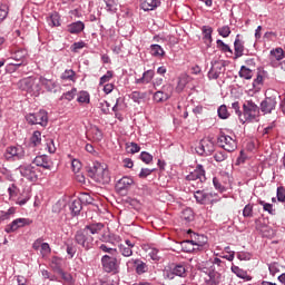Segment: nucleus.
Returning <instances> with one entry per match:
<instances>
[{
  "label": "nucleus",
  "instance_id": "18",
  "mask_svg": "<svg viewBox=\"0 0 285 285\" xmlns=\"http://www.w3.org/2000/svg\"><path fill=\"white\" fill-rule=\"evenodd\" d=\"M127 266L128 268L134 267L137 275H144V273L148 272V265L139 258H131L130 261L127 262Z\"/></svg>",
  "mask_w": 285,
  "mask_h": 285
},
{
  "label": "nucleus",
  "instance_id": "4",
  "mask_svg": "<svg viewBox=\"0 0 285 285\" xmlns=\"http://www.w3.org/2000/svg\"><path fill=\"white\" fill-rule=\"evenodd\" d=\"M75 242L78 244V246L85 248V250H90V248L94 246L95 238L92 235H90V233H88V229L82 228L76 233Z\"/></svg>",
  "mask_w": 285,
  "mask_h": 285
},
{
  "label": "nucleus",
  "instance_id": "56",
  "mask_svg": "<svg viewBox=\"0 0 285 285\" xmlns=\"http://www.w3.org/2000/svg\"><path fill=\"white\" fill-rule=\"evenodd\" d=\"M160 91L163 92V95L165 97H167L168 99H170V97H173V87L171 85H165L161 87Z\"/></svg>",
  "mask_w": 285,
  "mask_h": 285
},
{
  "label": "nucleus",
  "instance_id": "7",
  "mask_svg": "<svg viewBox=\"0 0 285 285\" xmlns=\"http://www.w3.org/2000/svg\"><path fill=\"white\" fill-rule=\"evenodd\" d=\"M194 197L197 202V204H217V202H220V197L217 196L215 193H206L204 190H197L194 194Z\"/></svg>",
  "mask_w": 285,
  "mask_h": 285
},
{
  "label": "nucleus",
  "instance_id": "40",
  "mask_svg": "<svg viewBox=\"0 0 285 285\" xmlns=\"http://www.w3.org/2000/svg\"><path fill=\"white\" fill-rule=\"evenodd\" d=\"M30 144L31 146H33V148H36V146H40L41 145V131L36 130L31 138H30Z\"/></svg>",
  "mask_w": 285,
  "mask_h": 285
},
{
  "label": "nucleus",
  "instance_id": "27",
  "mask_svg": "<svg viewBox=\"0 0 285 285\" xmlns=\"http://www.w3.org/2000/svg\"><path fill=\"white\" fill-rule=\"evenodd\" d=\"M159 3V0H141L140 6L145 12H148L150 10H155V8H158Z\"/></svg>",
  "mask_w": 285,
  "mask_h": 285
},
{
  "label": "nucleus",
  "instance_id": "57",
  "mask_svg": "<svg viewBox=\"0 0 285 285\" xmlns=\"http://www.w3.org/2000/svg\"><path fill=\"white\" fill-rule=\"evenodd\" d=\"M91 132L95 141H101V139H104V134L97 127H94Z\"/></svg>",
  "mask_w": 285,
  "mask_h": 285
},
{
  "label": "nucleus",
  "instance_id": "60",
  "mask_svg": "<svg viewBox=\"0 0 285 285\" xmlns=\"http://www.w3.org/2000/svg\"><path fill=\"white\" fill-rule=\"evenodd\" d=\"M205 285H219V281L215 278V273H209L208 278L205 279Z\"/></svg>",
  "mask_w": 285,
  "mask_h": 285
},
{
  "label": "nucleus",
  "instance_id": "11",
  "mask_svg": "<svg viewBox=\"0 0 285 285\" xmlns=\"http://www.w3.org/2000/svg\"><path fill=\"white\" fill-rule=\"evenodd\" d=\"M135 185V179L132 177L124 176L116 183V191L118 195H128V190H130V187Z\"/></svg>",
  "mask_w": 285,
  "mask_h": 285
},
{
  "label": "nucleus",
  "instance_id": "50",
  "mask_svg": "<svg viewBox=\"0 0 285 285\" xmlns=\"http://www.w3.org/2000/svg\"><path fill=\"white\" fill-rule=\"evenodd\" d=\"M258 204L263 206V209L265 210V213H268L269 215L276 214L275 209L273 208V204L266 203L264 200H259Z\"/></svg>",
  "mask_w": 285,
  "mask_h": 285
},
{
  "label": "nucleus",
  "instance_id": "29",
  "mask_svg": "<svg viewBox=\"0 0 285 285\" xmlns=\"http://www.w3.org/2000/svg\"><path fill=\"white\" fill-rule=\"evenodd\" d=\"M180 246H181V250H184V253H199V250L194 245V243H191L190 238L186 239V240H183L180 243Z\"/></svg>",
  "mask_w": 285,
  "mask_h": 285
},
{
  "label": "nucleus",
  "instance_id": "31",
  "mask_svg": "<svg viewBox=\"0 0 285 285\" xmlns=\"http://www.w3.org/2000/svg\"><path fill=\"white\" fill-rule=\"evenodd\" d=\"M69 208L71 210V215H73V217H77V215L81 213V209L83 207H82L81 200L77 198L71 202V204L69 205Z\"/></svg>",
  "mask_w": 285,
  "mask_h": 285
},
{
  "label": "nucleus",
  "instance_id": "59",
  "mask_svg": "<svg viewBox=\"0 0 285 285\" xmlns=\"http://www.w3.org/2000/svg\"><path fill=\"white\" fill-rule=\"evenodd\" d=\"M114 77V73L112 71H107L106 75H104L101 78H100V81H99V86H104V83H108V81H110V79H112Z\"/></svg>",
  "mask_w": 285,
  "mask_h": 285
},
{
  "label": "nucleus",
  "instance_id": "53",
  "mask_svg": "<svg viewBox=\"0 0 285 285\" xmlns=\"http://www.w3.org/2000/svg\"><path fill=\"white\" fill-rule=\"evenodd\" d=\"M21 66H28V62H22V61H16V62H10L8 65V69L11 70L12 72L19 70Z\"/></svg>",
  "mask_w": 285,
  "mask_h": 285
},
{
  "label": "nucleus",
  "instance_id": "44",
  "mask_svg": "<svg viewBox=\"0 0 285 285\" xmlns=\"http://www.w3.org/2000/svg\"><path fill=\"white\" fill-rule=\"evenodd\" d=\"M30 197H32V195H30V191H23V194L18 198L17 204L19 206H26V204H28V202H30Z\"/></svg>",
  "mask_w": 285,
  "mask_h": 285
},
{
  "label": "nucleus",
  "instance_id": "49",
  "mask_svg": "<svg viewBox=\"0 0 285 285\" xmlns=\"http://www.w3.org/2000/svg\"><path fill=\"white\" fill-rule=\"evenodd\" d=\"M75 70L67 69L65 70V72H62L61 79H63L65 81H75Z\"/></svg>",
  "mask_w": 285,
  "mask_h": 285
},
{
  "label": "nucleus",
  "instance_id": "10",
  "mask_svg": "<svg viewBox=\"0 0 285 285\" xmlns=\"http://www.w3.org/2000/svg\"><path fill=\"white\" fill-rule=\"evenodd\" d=\"M18 170L21 177H24L28 181H37L39 179V169L32 165H20Z\"/></svg>",
  "mask_w": 285,
  "mask_h": 285
},
{
  "label": "nucleus",
  "instance_id": "22",
  "mask_svg": "<svg viewBox=\"0 0 285 285\" xmlns=\"http://www.w3.org/2000/svg\"><path fill=\"white\" fill-rule=\"evenodd\" d=\"M86 28V24L82 21H76L70 23L67 27L68 32H70V35H79L80 32H83Z\"/></svg>",
  "mask_w": 285,
  "mask_h": 285
},
{
  "label": "nucleus",
  "instance_id": "20",
  "mask_svg": "<svg viewBox=\"0 0 285 285\" xmlns=\"http://www.w3.org/2000/svg\"><path fill=\"white\" fill-rule=\"evenodd\" d=\"M33 164L40 168H45L46 170H52V160L46 155L37 156L33 159Z\"/></svg>",
  "mask_w": 285,
  "mask_h": 285
},
{
  "label": "nucleus",
  "instance_id": "9",
  "mask_svg": "<svg viewBox=\"0 0 285 285\" xmlns=\"http://www.w3.org/2000/svg\"><path fill=\"white\" fill-rule=\"evenodd\" d=\"M187 235H189V239H191V244L196 246V249L199 250H206V246H208V237H206L204 234H197L193 232L191 229L187 230Z\"/></svg>",
  "mask_w": 285,
  "mask_h": 285
},
{
  "label": "nucleus",
  "instance_id": "42",
  "mask_svg": "<svg viewBox=\"0 0 285 285\" xmlns=\"http://www.w3.org/2000/svg\"><path fill=\"white\" fill-rule=\"evenodd\" d=\"M118 250L122 255V257H132V248L130 246L120 244L118 246Z\"/></svg>",
  "mask_w": 285,
  "mask_h": 285
},
{
  "label": "nucleus",
  "instance_id": "19",
  "mask_svg": "<svg viewBox=\"0 0 285 285\" xmlns=\"http://www.w3.org/2000/svg\"><path fill=\"white\" fill-rule=\"evenodd\" d=\"M284 59V49L281 47L276 49H272L269 52V63L272 68H277L279 66V61Z\"/></svg>",
  "mask_w": 285,
  "mask_h": 285
},
{
  "label": "nucleus",
  "instance_id": "5",
  "mask_svg": "<svg viewBox=\"0 0 285 285\" xmlns=\"http://www.w3.org/2000/svg\"><path fill=\"white\" fill-rule=\"evenodd\" d=\"M164 275L167 279H175V277H186L188 273L184 264L171 263L165 268Z\"/></svg>",
  "mask_w": 285,
  "mask_h": 285
},
{
  "label": "nucleus",
  "instance_id": "45",
  "mask_svg": "<svg viewBox=\"0 0 285 285\" xmlns=\"http://www.w3.org/2000/svg\"><path fill=\"white\" fill-rule=\"evenodd\" d=\"M76 95H77V88H72L71 90L62 94V96L60 97V101H63V99H66L67 101H72Z\"/></svg>",
  "mask_w": 285,
  "mask_h": 285
},
{
  "label": "nucleus",
  "instance_id": "15",
  "mask_svg": "<svg viewBox=\"0 0 285 285\" xmlns=\"http://www.w3.org/2000/svg\"><path fill=\"white\" fill-rule=\"evenodd\" d=\"M32 224V219L30 218H17L11 224L7 225L4 230L10 233H16L19 228H24V226H30Z\"/></svg>",
  "mask_w": 285,
  "mask_h": 285
},
{
  "label": "nucleus",
  "instance_id": "14",
  "mask_svg": "<svg viewBox=\"0 0 285 285\" xmlns=\"http://www.w3.org/2000/svg\"><path fill=\"white\" fill-rule=\"evenodd\" d=\"M101 266L105 273H117L119 271V264L116 257H110L109 255H104L101 257Z\"/></svg>",
  "mask_w": 285,
  "mask_h": 285
},
{
  "label": "nucleus",
  "instance_id": "43",
  "mask_svg": "<svg viewBox=\"0 0 285 285\" xmlns=\"http://www.w3.org/2000/svg\"><path fill=\"white\" fill-rule=\"evenodd\" d=\"M148 255L153 262H159L161 259V253L155 247L149 248Z\"/></svg>",
  "mask_w": 285,
  "mask_h": 285
},
{
  "label": "nucleus",
  "instance_id": "1",
  "mask_svg": "<svg viewBox=\"0 0 285 285\" xmlns=\"http://www.w3.org/2000/svg\"><path fill=\"white\" fill-rule=\"evenodd\" d=\"M279 92L274 89H268L265 92V99L259 105V110L263 115H272L275 108H277V98Z\"/></svg>",
  "mask_w": 285,
  "mask_h": 285
},
{
  "label": "nucleus",
  "instance_id": "23",
  "mask_svg": "<svg viewBox=\"0 0 285 285\" xmlns=\"http://www.w3.org/2000/svg\"><path fill=\"white\" fill-rule=\"evenodd\" d=\"M62 266H63V259L57 256H53L51 258L50 268L51 271H53V273H57L59 275V273L63 271Z\"/></svg>",
  "mask_w": 285,
  "mask_h": 285
},
{
  "label": "nucleus",
  "instance_id": "48",
  "mask_svg": "<svg viewBox=\"0 0 285 285\" xmlns=\"http://www.w3.org/2000/svg\"><path fill=\"white\" fill-rule=\"evenodd\" d=\"M77 101L78 104H90V94L88 91H80Z\"/></svg>",
  "mask_w": 285,
  "mask_h": 285
},
{
  "label": "nucleus",
  "instance_id": "13",
  "mask_svg": "<svg viewBox=\"0 0 285 285\" xmlns=\"http://www.w3.org/2000/svg\"><path fill=\"white\" fill-rule=\"evenodd\" d=\"M196 153L197 155L209 157V155L215 153V142L208 138L200 140L199 145L196 147Z\"/></svg>",
  "mask_w": 285,
  "mask_h": 285
},
{
  "label": "nucleus",
  "instance_id": "38",
  "mask_svg": "<svg viewBox=\"0 0 285 285\" xmlns=\"http://www.w3.org/2000/svg\"><path fill=\"white\" fill-rule=\"evenodd\" d=\"M106 3L107 12H117V8H119V0H104Z\"/></svg>",
  "mask_w": 285,
  "mask_h": 285
},
{
  "label": "nucleus",
  "instance_id": "17",
  "mask_svg": "<svg viewBox=\"0 0 285 285\" xmlns=\"http://www.w3.org/2000/svg\"><path fill=\"white\" fill-rule=\"evenodd\" d=\"M187 181H197L199 179L200 184L206 181V170H204V166L197 165L196 169L186 176Z\"/></svg>",
  "mask_w": 285,
  "mask_h": 285
},
{
  "label": "nucleus",
  "instance_id": "41",
  "mask_svg": "<svg viewBox=\"0 0 285 285\" xmlns=\"http://www.w3.org/2000/svg\"><path fill=\"white\" fill-rule=\"evenodd\" d=\"M78 199L80 204H85V206H88L95 202V198H92V196H90L88 193H81Z\"/></svg>",
  "mask_w": 285,
  "mask_h": 285
},
{
  "label": "nucleus",
  "instance_id": "21",
  "mask_svg": "<svg viewBox=\"0 0 285 285\" xmlns=\"http://www.w3.org/2000/svg\"><path fill=\"white\" fill-rule=\"evenodd\" d=\"M17 86L20 90H23L24 92H32L35 88V78H23L17 83Z\"/></svg>",
  "mask_w": 285,
  "mask_h": 285
},
{
  "label": "nucleus",
  "instance_id": "52",
  "mask_svg": "<svg viewBox=\"0 0 285 285\" xmlns=\"http://www.w3.org/2000/svg\"><path fill=\"white\" fill-rule=\"evenodd\" d=\"M154 101H156V104H164V101H168V98L160 90H158L154 94Z\"/></svg>",
  "mask_w": 285,
  "mask_h": 285
},
{
  "label": "nucleus",
  "instance_id": "64",
  "mask_svg": "<svg viewBox=\"0 0 285 285\" xmlns=\"http://www.w3.org/2000/svg\"><path fill=\"white\" fill-rule=\"evenodd\" d=\"M82 48H86V42L83 41L75 42L71 46V52H79V50H82Z\"/></svg>",
  "mask_w": 285,
  "mask_h": 285
},
{
  "label": "nucleus",
  "instance_id": "35",
  "mask_svg": "<svg viewBox=\"0 0 285 285\" xmlns=\"http://www.w3.org/2000/svg\"><path fill=\"white\" fill-rule=\"evenodd\" d=\"M238 76L240 77V79L250 80L253 79V70H250V68L246 66H242Z\"/></svg>",
  "mask_w": 285,
  "mask_h": 285
},
{
  "label": "nucleus",
  "instance_id": "32",
  "mask_svg": "<svg viewBox=\"0 0 285 285\" xmlns=\"http://www.w3.org/2000/svg\"><path fill=\"white\" fill-rule=\"evenodd\" d=\"M155 77V71L147 70L142 73L141 78L136 79L135 83H150Z\"/></svg>",
  "mask_w": 285,
  "mask_h": 285
},
{
  "label": "nucleus",
  "instance_id": "37",
  "mask_svg": "<svg viewBox=\"0 0 285 285\" xmlns=\"http://www.w3.org/2000/svg\"><path fill=\"white\" fill-rule=\"evenodd\" d=\"M99 249L102 250V253H108L109 255H117V248H115V244H101L99 246Z\"/></svg>",
  "mask_w": 285,
  "mask_h": 285
},
{
  "label": "nucleus",
  "instance_id": "51",
  "mask_svg": "<svg viewBox=\"0 0 285 285\" xmlns=\"http://www.w3.org/2000/svg\"><path fill=\"white\" fill-rule=\"evenodd\" d=\"M141 147H139L136 142L126 144V151L130 153V155H135V153H139Z\"/></svg>",
  "mask_w": 285,
  "mask_h": 285
},
{
  "label": "nucleus",
  "instance_id": "24",
  "mask_svg": "<svg viewBox=\"0 0 285 285\" xmlns=\"http://www.w3.org/2000/svg\"><path fill=\"white\" fill-rule=\"evenodd\" d=\"M234 50L236 59H239V57L244 56V41L239 39V35L236 36V39L234 41Z\"/></svg>",
  "mask_w": 285,
  "mask_h": 285
},
{
  "label": "nucleus",
  "instance_id": "8",
  "mask_svg": "<svg viewBox=\"0 0 285 285\" xmlns=\"http://www.w3.org/2000/svg\"><path fill=\"white\" fill-rule=\"evenodd\" d=\"M217 144L227 153H235V150H237V141L226 134H220L218 136Z\"/></svg>",
  "mask_w": 285,
  "mask_h": 285
},
{
  "label": "nucleus",
  "instance_id": "36",
  "mask_svg": "<svg viewBox=\"0 0 285 285\" xmlns=\"http://www.w3.org/2000/svg\"><path fill=\"white\" fill-rule=\"evenodd\" d=\"M150 55L151 57H164V55H166V51H164V48H161V46L159 45H151Z\"/></svg>",
  "mask_w": 285,
  "mask_h": 285
},
{
  "label": "nucleus",
  "instance_id": "62",
  "mask_svg": "<svg viewBox=\"0 0 285 285\" xmlns=\"http://www.w3.org/2000/svg\"><path fill=\"white\" fill-rule=\"evenodd\" d=\"M227 158H228V155H226V153L224 151H217L214 155L215 161H218V163L226 161Z\"/></svg>",
  "mask_w": 285,
  "mask_h": 285
},
{
  "label": "nucleus",
  "instance_id": "34",
  "mask_svg": "<svg viewBox=\"0 0 285 285\" xmlns=\"http://www.w3.org/2000/svg\"><path fill=\"white\" fill-rule=\"evenodd\" d=\"M180 217L185 224H190V222L195 220V213H193L191 208H186L183 210Z\"/></svg>",
  "mask_w": 285,
  "mask_h": 285
},
{
  "label": "nucleus",
  "instance_id": "54",
  "mask_svg": "<svg viewBox=\"0 0 285 285\" xmlns=\"http://www.w3.org/2000/svg\"><path fill=\"white\" fill-rule=\"evenodd\" d=\"M51 250L52 249L50 248V244L42 243L40 245V254L42 255V257H47V255H50Z\"/></svg>",
  "mask_w": 285,
  "mask_h": 285
},
{
  "label": "nucleus",
  "instance_id": "46",
  "mask_svg": "<svg viewBox=\"0 0 285 285\" xmlns=\"http://www.w3.org/2000/svg\"><path fill=\"white\" fill-rule=\"evenodd\" d=\"M49 26H52V28L61 26L60 17L57 12H53V13L50 14Z\"/></svg>",
  "mask_w": 285,
  "mask_h": 285
},
{
  "label": "nucleus",
  "instance_id": "2",
  "mask_svg": "<svg viewBox=\"0 0 285 285\" xmlns=\"http://www.w3.org/2000/svg\"><path fill=\"white\" fill-rule=\"evenodd\" d=\"M259 106L253 102V100L246 101L243 105V117H240V124L257 121L259 119Z\"/></svg>",
  "mask_w": 285,
  "mask_h": 285
},
{
  "label": "nucleus",
  "instance_id": "47",
  "mask_svg": "<svg viewBox=\"0 0 285 285\" xmlns=\"http://www.w3.org/2000/svg\"><path fill=\"white\" fill-rule=\"evenodd\" d=\"M217 112L219 119H228L230 117V112H228V107H226V105H222L218 108Z\"/></svg>",
  "mask_w": 285,
  "mask_h": 285
},
{
  "label": "nucleus",
  "instance_id": "25",
  "mask_svg": "<svg viewBox=\"0 0 285 285\" xmlns=\"http://www.w3.org/2000/svg\"><path fill=\"white\" fill-rule=\"evenodd\" d=\"M203 40H204V43H206V46L208 48H210V45L213 43V28L212 27H207V26L203 27Z\"/></svg>",
  "mask_w": 285,
  "mask_h": 285
},
{
  "label": "nucleus",
  "instance_id": "30",
  "mask_svg": "<svg viewBox=\"0 0 285 285\" xmlns=\"http://www.w3.org/2000/svg\"><path fill=\"white\" fill-rule=\"evenodd\" d=\"M102 229H104V224L101 223H95V224L85 226V230H87L89 235H98V233H101Z\"/></svg>",
  "mask_w": 285,
  "mask_h": 285
},
{
  "label": "nucleus",
  "instance_id": "39",
  "mask_svg": "<svg viewBox=\"0 0 285 285\" xmlns=\"http://www.w3.org/2000/svg\"><path fill=\"white\" fill-rule=\"evenodd\" d=\"M130 99H132V101H135V104H141V101H144V99H146V92L132 91L130 94Z\"/></svg>",
  "mask_w": 285,
  "mask_h": 285
},
{
  "label": "nucleus",
  "instance_id": "3",
  "mask_svg": "<svg viewBox=\"0 0 285 285\" xmlns=\"http://www.w3.org/2000/svg\"><path fill=\"white\" fill-rule=\"evenodd\" d=\"M88 175L91 179H96L100 184H109L110 173L101 164L95 163L92 167L88 169Z\"/></svg>",
  "mask_w": 285,
  "mask_h": 285
},
{
  "label": "nucleus",
  "instance_id": "63",
  "mask_svg": "<svg viewBox=\"0 0 285 285\" xmlns=\"http://www.w3.org/2000/svg\"><path fill=\"white\" fill-rule=\"evenodd\" d=\"M140 159L144 164H150L153 161V155L148 154V151H141Z\"/></svg>",
  "mask_w": 285,
  "mask_h": 285
},
{
  "label": "nucleus",
  "instance_id": "33",
  "mask_svg": "<svg viewBox=\"0 0 285 285\" xmlns=\"http://www.w3.org/2000/svg\"><path fill=\"white\" fill-rule=\"evenodd\" d=\"M232 273H234V275L238 276L240 279H246L247 282H250L252 277L248 276V273L242 268H239V266H232Z\"/></svg>",
  "mask_w": 285,
  "mask_h": 285
},
{
  "label": "nucleus",
  "instance_id": "12",
  "mask_svg": "<svg viewBox=\"0 0 285 285\" xmlns=\"http://www.w3.org/2000/svg\"><path fill=\"white\" fill-rule=\"evenodd\" d=\"M226 72V62L223 60L212 61V68L208 71V79H219L220 75Z\"/></svg>",
  "mask_w": 285,
  "mask_h": 285
},
{
  "label": "nucleus",
  "instance_id": "28",
  "mask_svg": "<svg viewBox=\"0 0 285 285\" xmlns=\"http://www.w3.org/2000/svg\"><path fill=\"white\" fill-rule=\"evenodd\" d=\"M11 59H13V61H22L24 63H28V50H17L14 53H12Z\"/></svg>",
  "mask_w": 285,
  "mask_h": 285
},
{
  "label": "nucleus",
  "instance_id": "26",
  "mask_svg": "<svg viewBox=\"0 0 285 285\" xmlns=\"http://www.w3.org/2000/svg\"><path fill=\"white\" fill-rule=\"evenodd\" d=\"M41 86L46 88L49 92H52L57 88V82L53 79H48L43 76L39 78Z\"/></svg>",
  "mask_w": 285,
  "mask_h": 285
},
{
  "label": "nucleus",
  "instance_id": "61",
  "mask_svg": "<svg viewBox=\"0 0 285 285\" xmlns=\"http://www.w3.org/2000/svg\"><path fill=\"white\" fill-rule=\"evenodd\" d=\"M277 202H282L284 204L285 202V188L284 187H277L276 191Z\"/></svg>",
  "mask_w": 285,
  "mask_h": 285
},
{
  "label": "nucleus",
  "instance_id": "58",
  "mask_svg": "<svg viewBox=\"0 0 285 285\" xmlns=\"http://www.w3.org/2000/svg\"><path fill=\"white\" fill-rule=\"evenodd\" d=\"M218 35H220V37H224L225 39L227 37H230V27L224 26L218 28Z\"/></svg>",
  "mask_w": 285,
  "mask_h": 285
},
{
  "label": "nucleus",
  "instance_id": "16",
  "mask_svg": "<svg viewBox=\"0 0 285 285\" xmlns=\"http://www.w3.org/2000/svg\"><path fill=\"white\" fill-rule=\"evenodd\" d=\"M6 159H23L26 157V150L21 146H10L4 154Z\"/></svg>",
  "mask_w": 285,
  "mask_h": 285
},
{
  "label": "nucleus",
  "instance_id": "6",
  "mask_svg": "<svg viewBox=\"0 0 285 285\" xmlns=\"http://www.w3.org/2000/svg\"><path fill=\"white\" fill-rule=\"evenodd\" d=\"M26 120L30 126H41L42 128H46L48 126V111L46 110H39L33 114H28L26 116Z\"/></svg>",
  "mask_w": 285,
  "mask_h": 285
},
{
  "label": "nucleus",
  "instance_id": "55",
  "mask_svg": "<svg viewBox=\"0 0 285 285\" xmlns=\"http://www.w3.org/2000/svg\"><path fill=\"white\" fill-rule=\"evenodd\" d=\"M243 217L250 219L253 217V204H247L243 209Z\"/></svg>",
  "mask_w": 285,
  "mask_h": 285
}]
</instances>
